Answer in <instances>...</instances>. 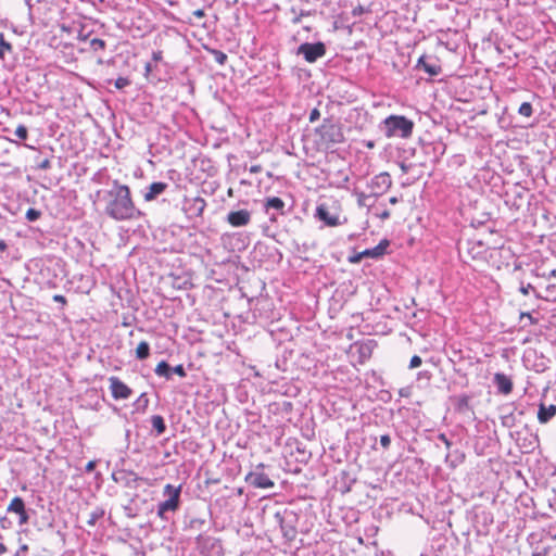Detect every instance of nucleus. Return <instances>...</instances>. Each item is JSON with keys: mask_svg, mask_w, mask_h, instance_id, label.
<instances>
[{"mask_svg": "<svg viewBox=\"0 0 556 556\" xmlns=\"http://www.w3.org/2000/svg\"><path fill=\"white\" fill-rule=\"evenodd\" d=\"M101 200L104 202L105 215L114 220H130L141 216L132 200L130 188L117 179L112 181L110 189L102 192Z\"/></svg>", "mask_w": 556, "mask_h": 556, "instance_id": "f257e3e1", "label": "nucleus"}, {"mask_svg": "<svg viewBox=\"0 0 556 556\" xmlns=\"http://www.w3.org/2000/svg\"><path fill=\"white\" fill-rule=\"evenodd\" d=\"M300 515L290 508H281L275 511L274 522L280 528L285 543L292 545L298 538V525Z\"/></svg>", "mask_w": 556, "mask_h": 556, "instance_id": "f03ea898", "label": "nucleus"}, {"mask_svg": "<svg viewBox=\"0 0 556 556\" xmlns=\"http://www.w3.org/2000/svg\"><path fill=\"white\" fill-rule=\"evenodd\" d=\"M315 217L326 226H338L346 220L342 216L341 204L337 199L324 198L316 207Z\"/></svg>", "mask_w": 556, "mask_h": 556, "instance_id": "7ed1b4c3", "label": "nucleus"}, {"mask_svg": "<svg viewBox=\"0 0 556 556\" xmlns=\"http://www.w3.org/2000/svg\"><path fill=\"white\" fill-rule=\"evenodd\" d=\"M383 130L387 138L400 137L407 139L413 135L414 122L403 115H390L383 119Z\"/></svg>", "mask_w": 556, "mask_h": 556, "instance_id": "20e7f679", "label": "nucleus"}, {"mask_svg": "<svg viewBox=\"0 0 556 556\" xmlns=\"http://www.w3.org/2000/svg\"><path fill=\"white\" fill-rule=\"evenodd\" d=\"M484 253L486 264L496 269L509 267L515 263V252L509 245H488Z\"/></svg>", "mask_w": 556, "mask_h": 556, "instance_id": "39448f33", "label": "nucleus"}, {"mask_svg": "<svg viewBox=\"0 0 556 556\" xmlns=\"http://www.w3.org/2000/svg\"><path fill=\"white\" fill-rule=\"evenodd\" d=\"M180 494L181 485L174 486L169 483L166 484L163 490V495L168 496V498L157 505V517H160L162 520H168V514L177 511L180 507Z\"/></svg>", "mask_w": 556, "mask_h": 556, "instance_id": "423d86ee", "label": "nucleus"}, {"mask_svg": "<svg viewBox=\"0 0 556 556\" xmlns=\"http://www.w3.org/2000/svg\"><path fill=\"white\" fill-rule=\"evenodd\" d=\"M316 134L327 149L345 140L342 126L330 119H324L323 124L316 128Z\"/></svg>", "mask_w": 556, "mask_h": 556, "instance_id": "0eeeda50", "label": "nucleus"}, {"mask_svg": "<svg viewBox=\"0 0 556 556\" xmlns=\"http://www.w3.org/2000/svg\"><path fill=\"white\" fill-rule=\"evenodd\" d=\"M488 245H456V250L460 261L465 264H470V262H475L476 264H486V250Z\"/></svg>", "mask_w": 556, "mask_h": 556, "instance_id": "6e6552de", "label": "nucleus"}, {"mask_svg": "<svg viewBox=\"0 0 556 556\" xmlns=\"http://www.w3.org/2000/svg\"><path fill=\"white\" fill-rule=\"evenodd\" d=\"M206 255L208 258V263L213 265H225L228 263H235L233 258H238V255L235 254V251H230L227 249V245H211L206 249Z\"/></svg>", "mask_w": 556, "mask_h": 556, "instance_id": "1a4fd4ad", "label": "nucleus"}, {"mask_svg": "<svg viewBox=\"0 0 556 556\" xmlns=\"http://www.w3.org/2000/svg\"><path fill=\"white\" fill-rule=\"evenodd\" d=\"M264 464H258L254 470L245 476V482L255 489H269L275 485L274 481L263 470Z\"/></svg>", "mask_w": 556, "mask_h": 556, "instance_id": "9d476101", "label": "nucleus"}, {"mask_svg": "<svg viewBox=\"0 0 556 556\" xmlns=\"http://www.w3.org/2000/svg\"><path fill=\"white\" fill-rule=\"evenodd\" d=\"M298 54L303 55L306 62L314 63L326 54V46L320 41L304 42L298 48Z\"/></svg>", "mask_w": 556, "mask_h": 556, "instance_id": "9b49d317", "label": "nucleus"}, {"mask_svg": "<svg viewBox=\"0 0 556 556\" xmlns=\"http://www.w3.org/2000/svg\"><path fill=\"white\" fill-rule=\"evenodd\" d=\"M392 185V179L389 173H380L376 175L370 182L368 184V188L371 191V194L375 197L382 195L384 192L389 190Z\"/></svg>", "mask_w": 556, "mask_h": 556, "instance_id": "f8f14e48", "label": "nucleus"}, {"mask_svg": "<svg viewBox=\"0 0 556 556\" xmlns=\"http://www.w3.org/2000/svg\"><path fill=\"white\" fill-rule=\"evenodd\" d=\"M109 382L111 394L114 400H127L132 395V390L118 377H110Z\"/></svg>", "mask_w": 556, "mask_h": 556, "instance_id": "ddd939ff", "label": "nucleus"}, {"mask_svg": "<svg viewBox=\"0 0 556 556\" xmlns=\"http://www.w3.org/2000/svg\"><path fill=\"white\" fill-rule=\"evenodd\" d=\"M388 247L389 245H375L372 249H366L362 252L348 256V260L350 263L356 264L359 263L364 257L379 258L388 252Z\"/></svg>", "mask_w": 556, "mask_h": 556, "instance_id": "4468645a", "label": "nucleus"}, {"mask_svg": "<svg viewBox=\"0 0 556 556\" xmlns=\"http://www.w3.org/2000/svg\"><path fill=\"white\" fill-rule=\"evenodd\" d=\"M206 206V202L201 197L186 198L184 208L190 217H199L202 215Z\"/></svg>", "mask_w": 556, "mask_h": 556, "instance_id": "2eb2a0df", "label": "nucleus"}, {"mask_svg": "<svg viewBox=\"0 0 556 556\" xmlns=\"http://www.w3.org/2000/svg\"><path fill=\"white\" fill-rule=\"evenodd\" d=\"M416 67L425 71L430 77L438 76L442 72L438 60L427 55H421L418 59Z\"/></svg>", "mask_w": 556, "mask_h": 556, "instance_id": "dca6fc26", "label": "nucleus"}, {"mask_svg": "<svg viewBox=\"0 0 556 556\" xmlns=\"http://www.w3.org/2000/svg\"><path fill=\"white\" fill-rule=\"evenodd\" d=\"M9 513H14L18 515V523L21 526L28 522L29 516L27 514V510L25 508L24 500L20 496H15L12 498L11 503L8 506L7 509Z\"/></svg>", "mask_w": 556, "mask_h": 556, "instance_id": "f3484780", "label": "nucleus"}, {"mask_svg": "<svg viewBox=\"0 0 556 556\" xmlns=\"http://www.w3.org/2000/svg\"><path fill=\"white\" fill-rule=\"evenodd\" d=\"M251 220V212L242 208L238 211H231L227 215V222L233 227L245 226Z\"/></svg>", "mask_w": 556, "mask_h": 556, "instance_id": "a211bd4d", "label": "nucleus"}, {"mask_svg": "<svg viewBox=\"0 0 556 556\" xmlns=\"http://www.w3.org/2000/svg\"><path fill=\"white\" fill-rule=\"evenodd\" d=\"M493 383L497 389V392L504 395L511 393L513 391V381L511 379L503 374L496 372L493 377Z\"/></svg>", "mask_w": 556, "mask_h": 556, "instance_id": "6ab92c4d", "label": "nucleus"}, {"mask_svg": "<svg viewBox=\"0 0 556 556\" xmlns=\"http://www.w3.org/2000/svg\"><path fill=\"white\" fill-rule=\"evenodd\" d=\"M168 185L163 181H156L152 182L149 187L147 192L143 194V199L147 202H151L155 200L160 194H162L166 189Z\"/></svg>", "mask_w": 556, "mask_h": 556, "instance_id": "aec40b11", "label": "nucleus"}, {"mask_svg": "<svg viewBox=\"0 0 556 556\" xmlns=\"http://www.w3.org/2000/svg\"><path fill=\"white\" fill-rule=\"evenodd\" d=\"M119 473L122 475L121 478H117L115 473H113V479L115 481H124L125 485L128 488H137V482L143 480L131 470H122Z\"/></svg>", "mask_w": 556, "mask_h": 556, "instance_id": "412c9836", "label": "nucleus"}, {"mask_svg": "<svg viewBox=\"0 0 556 556\" xmlns=\"http://www.w3.org/2000/svg\"><path fill=\"white\" fill-rule=\"evenodd\" d=\"M445 455V463L452 469L456 468L465 460V453L460 450H447Z\"/></svg>", "mask_w": 556, "mask_h": 556, "instance_id": "4be33fe9", "label": "nucleus"}, {"mask_svg": "<svg viewBox=\"0 0 556 556\" xmlns=\"http://www.w3.org/2000/svg\"><path fill=\"white\" fill-rule=\"evenodd\" d=\"M454 409L459 414H466L471 410L470 407V396L467 394H462L453 399Z\"/></svg>", "mask_w": 556, "mask_h": 556, "instance_id": "5701e85b", "label": "nucleus"}, {"mask_svg": "<svg viewBox=\"0 0 556 556\" xmlns=\"http://www.w3.org/2000/svg\"><path fill=\"white\" fill-rule=\"evenodd\" d=\"M555 414H556L555 405H549L546 407L545 405L541 404L539 407V412H538V419L540 422L546 424L555 416Z\"/></svg>", "mask_w": 556, "mask_h": 556, "instance_id": "b1692460", "label": "nucleus"}, {"mask_svg": "<svg viewBox=\"0 0 556 556\" xmlns=\"http://www.w3.org/2000/svg\"><path fill=\"white\" fill-rule=\"evenodd\" d=\"M154 372L159 376V377H163L165 378L166 380H170L172 379V366L166 362V361H161L155 369H154Z\"/></svg>", "mask_w": 556, "mask_h": 556, "instance_id": "393cba45", "label": "nucleus"}, {"mask_svg": "<svg viewBox=\"0 0 556 556\" xmlns=\"http://www.w3.org/2000/svg\"><path fill=\"white\" fill-rule=\"evenodd\" d=\"M151 426L155 431L156 435H161L166 431V424L161 415H153L150 419Z\"/></svg>", "mask_w": 556, "mask_h": 556, "instance_id": "a878e982", "label": "nucleus"}, {"mask_svg": "<svg viewBox=\"0 0 556 556\" xmlns=\"http://www.w3.org/2000/svg\"><path fill=\"white\" fill-rule=\"evenodd\" d=\"M195 542L199 548L204 549L208 547L213 548L218 543V540L212 536L199 534L195 539Z\"/></svg>", "mask_w": 556, "mask_h": 556, "instance_id": "bb28decb", "label": "nucleus"}, {"mask_svg": "<svg viewBox=\"0 0 556 556\" xmlns=\"http://www.w3.org/2000/svg\"><path fill=\"white\" fill-rule=\"evenodd\" d=\"M265 208L267 212L269 210H275L277 212L282 213L285 208V202L278 197L267 198Z\"/></svg>", "mask_w": 556, "mask_h": 556, "instance_id": "cd10ccee", "label": "nucleus"}, {"mask_svg": "<svg viewBox=\"0 0 556 556\" xmlns=\"http://www.w3.org/2000/svg\"><path fill=\"white\" fill-rule=\"evenodd\" d=\"M135 410L138 413H146L149 406V397L147 393H141L134 403Z\"/></svg>", "mask_w": 556, "mask_h": 556, "instance_id": "c85d7f7f", "label": "nucleus"}, {"mask_svg": "<svg viewBox=\"0 0 556 556\" xmlns=\"http://www.w3.org/2000/svg\"><path fill=\"white\" fill-rule=\"evenodd\" d=\"M150 356V344L147 341H141L136 349V357L144 361Z\"/></svg>", "mask_w": 556, "mask_h": 556, "instance_id": "c756f323", "label": "nucleus"}, {"mask_svg": "<svg viewBox=\"0 0 556 556\" xmlns=\"http://www.w3.org/2000/svg\"><path fill=\"white\" fill-rule=\"evenodd\" d=\"M354 194L357 197V204L359 206H366V207L370 206L371 205L370 200L372 198H376L375 195L371 194V191L368 194H366V193L355 189Z\"/></svg>", "mask_w": 556, "mask_h": 556, "instance_id": "7c9ffc66", "label": "nucleus"}, {"mask_svg": "<svg viewBox=\"0 0 556 556\" xmlns=\"http://www.w3.org/2000/svg\"><path fill=\"white\" fill-rule=\"evenodd\" d=\"M205 50L214 58L215 62L219 65H224L227 62L228 56L225 52L207 47H205Z\"/></svg>", "mask_w": 556, "mask_h": 556, "instance_id": "2f4dec72", "label": "nucleus"}, {"mask_svg": "<svg viewBox=\"0 0 556 556\" xmlns=\"http://www.w3.org/2000/svg\"><path fill=\"white\" fill-rule=\"evenodd\" d=\"M105 515V510L102 507H97L93 509L90 515L89 519L87 520V525L90 527H94L99 519H101Z\"/></svg>", "mask_w": 556, "mask_h": 556, "instance_id": "473e14b6", "label": "nucleus"}, {"mask_svg": "<svg viewBox=\"0 0 556 556\" xmlns=\"http://www.w3.org/2000/svg\"><path fill=\"white\" fill-rule=\"evenodd\" d=\"M549 359L546 358L545 356L541 355L536 358V361L534 362L533 364V369L536 371V372H544L545 370L548 369V364H549Z\"/></svg>", "mask_w": 556, "mask_h": 556, "instance_id": "72a5a7b5", "label": "nucleus"}, {"mask_svg": "<svg viewBox=\"0 0 556 556\" xmlns=\"http://www.w3.org/2000/svg\"><path fill=\"white\" fill-rule=\"evenodd\" d=\"M516 422H517V418L513 412H510L506 415H503L501 417V424L505 428H513L516 425Z\"/></svg>", "mask_w": 556, "mask_h": 556, "instance_id": "f704fd0d", "label": "nucleus"}, {"mask_svg": "<svg viewBox=\"0 0 556 556\" xmlns=\"http://www.w3.org/2000/svg\"><path fill=\"white\" fill-rule=\"evenodd\" d=\"M138 495H135L134 497H131L129 503L127 505L123 506V510H124L126 517L131 518V519L136 518L138 516L137 510L132 507V503L135 502V498Z\"/></svg>", "mask_w": 556, "mask_h": 556, "instance_id": "c9c22d12", "label": "nucleus"}, {"mask_svg": "<svg viewBox=\"0 0 556 556\" xmlns=\"http://www.w3.org/2000/svg\"><path fill=\"white\" fill-rule=\"evenodd\" d=\"M12 45L4 39V35L0 33V59H4L5 52H12Z\"/></svg>", "mask_w": 556, "mask_h": 556, "instance_id": "e433bc0d", "label": "nucleus"}, {"mask_svg": "<svg viewBox=\"0 0 556 556\" xmlns=\"http://www.w3.org/2000/svg\"><path fill=\"white\" fill-rule=\"evenodd\" d=\"M536 296L545 300H556V285H547L545 288V294H536Z\"/></svg>", "mask_w": 556, "mask_h": 556, "instance_id": "4c0bfd02", "label": "nucleus"}, {"mask_svg": "<svg viewBox=\"0 0 556 556\" xmlns=\"http://www.w3.org/2000/svg\"><path fill=\"white\" fill-rule=\"evenodd\" d=\"M518 113L525 117H530L533 114V108L530 102H523L518 109Z\"/></svg>", "mask_w": 556, "mask_h": 556, "instance_id": "58836bf2", "label": "nucleus"}, {"mask_svg": "<svg viewBox=\"0 0 556 556\" xmlns=\"http://www.w3.org/2000/svg\"><path fill=\"white\" fill-rule=\"evenodd\" d=\"M41 216V212L39 210H36L34 207H29L26 211L25 217L28 222H36Z\"/></svg>", "mask_w": 556, "mask_h": 556, "instance_id": "ea45409f", "label": "nucleus"}, {"mask_svg": "<svg viewBox=\"0 0 556 556\" xmlns=\"http://www.w3.org/2000/svg\"><path fill=\"white\" fill-rule=\"evenodd\" d=\"M105 46V41L100 38H93L90 40V47L93 51L104 50Z\"/></svg>", "mask_w": 556, "mask_h": 556, "instance_id": "a19ab883", "label": "nucleus"}, {"mask_svg": "<svg viewBox=\"0 0 556 556\" xmlns=\"http://www.w3.org/2000/svg\"><path fill=\"white\" fill-rule=\"evenodd\" d=\"M14 135L17 137V139L20 140H26L27 137H28V130L26 128V126L24 125H18L14 131Z\"/></svg>", "mask_w": 556, "mask_h": 556, "instance_id": "79ce46f5", "label": "nucleus"}, {"mask_svg": "<svg viewBox=\"0 0 556 556\" xmlns=\"http://www.w3.org/2000/svg\"><path fill=\"white\" fill-rule=\"evenodd\" d=\"M114 85L117 89H123L130 85V80L127 77H118Z\"/></svg>", "mask_w": 556, "mask_h": 556, "instance_id": "37998d69", "label": "nucleus"}, {"mask_svg": "<svg viewBox=\"0 0 556 556\" xmlns=\"http://www.w3.org/2000/svg\"><path fill=\"white\" fill-rule=\"evenodd\" d=\"M172 374H176L181 378H185L187 376V371L182 364L172 367Z\"/></svg>", "mask_w": 556, "mask_h": 556, "instance_id": "c03bdc74", "label": "nucleus"}, {"mask_svg": "<svg viewBox=\"0 0 556 556\" xmlns=\"http://www.w3.org/2000/svg\"><path fill=\"white\" fill-rule=\"evenodd\" d=\"M551 551V546H544L541 549L536 548L531 556H548Z\"/></svg>", "mask_w": 556, "mask_h": 556, "instance_id": "a18cd8bd", "label": "nucleus"}, {"mask_svg": "<svg viewBox=\"0 0 556 556\" xmlns=\"http://www.w3.org/2000/svg\"><path fill=\"white\" fill-rule=\"evenodd\" d=\"M380 445L383 450H389L391 445V437L389 434H382L380 437Z\"/></svg>", "mask_w": 556, "mask_h": 556, "instance_id": "49530a36", "label": "nucleus"}, {"mask_svg": "<svg viewBox=\"0 0 556 556\" xmlns=\"http://www.w3.org/2000/svg\"><path fill=\"white\" fill-rule=\"evenodd\" d=\"M422 364V359L418 355H414L409 362V369H415Z\"/></svg>", "mask_w": 556, "mask_h": 556, "instance_id": "de8ad7c7", "label": "nucleus"}, {"mask_svg": "<svg viewBox=\"0 0 556 556\" xmlns=\"http://www.w3.org/2000/svg\"><path fill=\"white\" fill-rule=\"evenodd\" d=\"M531 290L535 292V289H534V287H533L531 283L523 285V283L521 282V285H520V287H519V291H520L522 294L527 295V294H529V292H530Z\"/></svg>", "mask_w": 556, "mask_h": 556, "instance_id": "09e8293b", "label": "nucleus"}, {"mask_svg": "<svg viewBox=\"0 0 556 556\" xmlns=\"http://www.w3.org/2000/svg\"><path fill=\"white\" fill-rule=\"evenodd\" d=\"M320 118V112L317 108L313 109L311 112H309V116H308V119L311 123H314L316 121H318Z\"/></svg>", "mask_w": 556, "mask_h": 556, "instance_id": "8fccbe9b", "label": "nucleus"}, {"mask_svg": "<svg viewBox=\"0 0 556 556\" xmlns=\"http://www.w3.org/2000/svg\"><path fill=\"white\" fill-rule=\"evenodd\" d=\"M438 440H440V441L445 445V447H446L447 450H451V447H452V445H453V444H452V442L450 441V439L445 435V433H440V434L438 435Z\"/></svg>", "mask_w": 556, "mask_h": 556, "instance_id": "3c124183", "label": "nucleus"}, {"mask_svg": "<svg viewBox=\"0 0 556 556\" xmlns=\"http://www.w3.org/2000/svg\"><path fill=\"white\" fill-rule=\"evenodd\" d=\"M37 168L42 169V170H47V169L51 168V161L49 159H43L42 161H40L37 164Z\"/></svg>", "mask_w": 556, "mask_h": 556, "instance_id": "603ef678", "label": "nucleus"}, {"mask_svg": "<svg viewBox=\"0 0 556 556\" xmlns=\"http://www.w3.org/2000/svg\"><path fill=\"white\" fill-rule=\"evenodd\" d=\"M12 522L10 521L9 518L7 517H1L0 518V527L2 529H9L11 527Z\"/></svg>", "mask_w": 556, "mask_h": 556, "instance_id": "864d4df0", "label": "nucleus"}, {"mask_svg": "<svg viewBox=\"0 0 556 556\" xmlns=\"http://www.w3.org/2000/svg\"><path fill=\"white\" fill-rule=\"evenodd\" d=\"M97 467V460H90L87 463L86 467H85V471L86 472H92Z\"/></svg>", "mask_w": 556, "mask_h": 556, "instance_id": "5fc2aeb1", "label": "nucleus"}, {"mask_svg": "<svg viewBox=\"0 0 556 556\" xmlns=\"http://www.w3.org/2000/svg\"><path fill=\"white\" fill-rule=\"evenodd\" d=\"M53 301L61 303L63 306L67 303L65 296L61 294L53 295Z\"/></svg>", "mask_w": 556, "mask_h": 556, "instance_id": "6e6d98bb", "label": "nucleus"}, {"mask_svg": "<svg viewBox=\"0 0 556 556\" xmlns=\"http://www.w3.org/2000/svg\"><path fill=\"white\" fill-rule=\"evenodd\" d=\"M417 378L418 379H427L429 380L431 378V374L427 370L425 371H419L418 375H417Z\"/></svg>", "mask_w": 556, "mask_h": 556, "instance_id": "4d7b16f0", "label": "nucleus"}, {"mask_svg": "<svg viewBox=\"0 0 556 556\" xmlns=\"http://www.w3.org/2000/svg\"><path fill=\"white\" fill-rule=\"evenodd\" d=\"M399 393L403 397H408L410 395V389L408 387L402 388V389H400Z\"/></svg>", "mask_w": 556, "mask_h": 556, "instance_id": "13d9d810", "label": "nucleus"}, {"mask_svg": "<svg viewBox=\"0 0 556 556\" xmlns=\"http://www.w3.org/2000/svg\"><path fill=\"white\" fill-rule=\"evenodd\" d=\"M152 59L155 62H159L162 60V51L157 50L152 53Z\"/></svg>", "mask_w": 556, "mask_h": 556, "instance_id": "bf43d9fd", "label": "nucleus"}, {"mask_svg": "<svg viewBox=\"0 0 556 556\" xmlns=\"http://www.w3.org/2000/svg\"><path fill=\"white\" fill-rule=\"evenodd\" d=\"M378 216L381 219H388L390 217V212L388 210H383L381 213L378 214Z\"/></svg>", "mask_w": 556, "mask_h": 556, "instance_id": "052dcab7", "label": "nucleus"}, {"mask_svg": "<svg viewBox=\"0 0 556 556\" xmlns=\"http://www.w3.org/2000/svg\"><path fill=\"white\" fill-rule=\"evenodd\" d=\"M27 552H28V545L27 544H23V545H21V547L18 548L16 554L21 555V554H25Z\"/></svg>", "mask_w": 556, "mask_h": 556, "instance_id": "680f3d73", "label": "nucleus"}, {"mask_svg": "<svg viewBox=\"0 0 556 556\" xmlns=\"http://www.w3.org/2000/svg\"><path fill=\"white\" fill-rule=\"evenodd\" d=\"M193 15H194L195 17H198V18H202V17H204L205 13H204V11H203L202 9H199V10H195V11L193 12Z\"/></svg>", "mask_w": 556, "mask_h": 556, "instance_id": "e2e57ef3", "label": "nucleus"}, {"mask_svg": "<svg viewBox=\"0 0 556 556\" xmlns=\"http://www.w3.org/2000/svg\"><path fill=\"white\" fill-rule=\"evenodd\" d=\"M203 523H204V521H203V520L194 519V520H192V521H191V527H193L194 525H195V526H199V525H203Z\"/></svg>", "mask_w": 556, "mask_h": 556, "instance_id": "0e129e2a", "label": "nucleus"}, {"mask_svg": "<svg viewBox=\"0 0 556 556\" xmlns=\"http://www.w3.org/2000/svg\"><path fill=\"white\" fill-rule=\"evenodd\" d=\"M203 523H204V521H203V520L194 519V520H192V521H191V527H193L194 525H195V526H199V525H203Z\"/></svg>", "mask_w": 556, "mask_h": 556, "instance_id": "69168bd1", "label": "nucleus"}, {"mask_svg": "<svg viewBox=\"0 0 556 556\" xmlns=\"http://www.w3.org/2000/svg\"><path fill=\"white\" fill-rule=\"evenodd\" d=\"M144 70H146V73L149 74L150 72H152V65L151 63H147L146 66H144Z\"/></svg>", "mask_w": 556, "mask_h": 556, "instance_id": "338daca9", "label": "nucleus"}, {"mask_svg": "<svg viewBox=\"0 0 556 556\" xmlns=\"http://www.w3.org/2000/svg\"><path fill=\"white\" fill-rule=\"evenodd\" d=\"M389 202H390L391 204H396V203L399 202V199H397L396 197H391V198L389 199Z\"/></svg>", "mask_w": 556, "mask_h": 556, "instance_id": "774afa93", "label": "nucleus"}]
</instances>
